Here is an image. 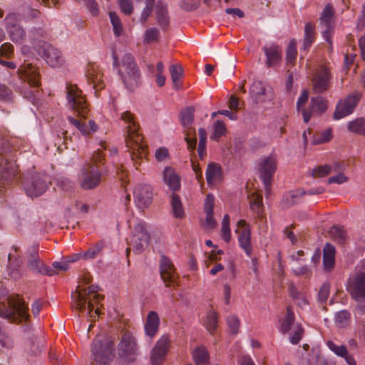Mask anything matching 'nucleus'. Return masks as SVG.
<instances>
[{"instance_id": "f257e3e1", "label": "nucleus", "mask_w": 365, "mask_h": 365, "mask_svg": "<svg viewBox=\"0 0 365 365\" xmlns=\"http://www.w3.org/2000/svg\"><path fill=\"white\" fill-rule=\"evenodd\" d=\"M121 119L125 124V142L130 160H143L147 158L148 147L143 142V137L140 133V125L134 115L130 111H125L121 114Z\"/></svg>"}, {"instance_id": "f03ea898", "label": "nucleus", "mask_w": 365, "mask_h": 365, "mask_svg": "<svg viewBox=\"0 0 365 365\" xmlns=\"http://www.w3.org/2000/svg\"><path fill=\"white\" fill-rule=\"evenodd\" d=\"M18 73L21 79L27 81L29 87V90L25 88L22 92L24 97L30 101L34 105L37 104L39 96L38 88L41 85L38 68L30 63H25L19 67Z\"/></svg>"}, {"instance_id": "7ed1b4c3", "label": "nucleus", "mask_w": 365, "mask_h": 365, "mask_svg": "<svg viewBox=\"0 0 365 365\" xmlns=\"http://www.w3.org/2000/svg\"><path fill=\"white\" fill-rule=\"evenodd\" d=\"M163 180L171 191L170 199L173 216L175 218H183L185 212L182 201L180 196L176 193L181 187L180 176L173 168L166 167L163 170Z\"/></svg>"}, {"instance_id": "20e7f679", "label": "nucleus", "mask_w": 365, "mask_h": 365, "mask_svg": "<svg viewBox=\"0 0 365 365\" xmlns=\"http://www.w3.org/2000/svg\"><path fill=\"white\" fill-rule=\"evenodd\" d=\"M113 341L96 338L91 344V359L96 365H109L115 358Z\"/></svg>"}, {"instance_id": "39448f33", "label": "nucleus", "mask_w": 365, "mask_h": 365, "mask_svg": "<svg viewBox=\"0 0 365 365\" xmlns=\"http://www.w3.org/2000/svg\"><path fill=\"white\" fill-rule=\"evenodd\" d=\"M150 240V235L145 224L143 222L135 224L130 236L126 239L128 245L125 250L126 256L128 257L131 251L135 255L142 253L148 247Z\"/></svg>"}, {"instance_id": "423d86ee", "label": "nucleus", "mask_w": 365, "mask_h": 365, "mask_svg": "<svg viewBox=\"0 0 365 365\" xmlns=\"http://www.w3.org/2000/svg\"><path fill=\"white\" fill-rule=\"evenodd\" d=\"M119 73L127 89L133 91L140 82V73L133 56L126 53L122 58Z\"/></svg>"}, {"instance_id": "0eeeda50", "label": "nucleus", "mask_w": 365, "mask_h": 365, "mask_svg": "<svg viewBox=\"0 0 365 365\" xmlns=\"http://www.w3.org/2000/svg\"><path fill=\"white\" fill-rule=\"evenodd\" d=\"M29 308L19 296L9 298V307L0 312V317L12 322H21L29 317Z\"/></svg>"}, {"instance_id": "6e6552de", "label": "nucleus", "mask_w": 365, "mask_h": 365, "mask_svg": "<svg viewBox=\"0 0 365 365\" xmlns=\"http://www.w3.org/2000/svg\"><path fill=\"white\" fill-rule=\"evenodd\" d=\"M66 99L68 108L76 111L81 118L86 117L88 107L82 91L76 85L66 86Z\"/></svg>"}, {"instance_id": "1a4fd4ad", "label": "nucleus", "mask_w": 365, "mask_h": 365, "mask_svg": "<svg viewBox=\"0 0 365 365\" xmlns=\"http://www.w3.org/2000/svg\"><path fill=\"white\" fill-rule=\"evenodd\" d=\"M19 173L16 161H0V197L7 187L20 178Z\"/></svg>"}, {"instance_id": "9d476101", "label": "nucleus", "mask_w": 365, "mask_h": 365, "mask_svg": "<svg viewBox=\"0 0 365 365\" xmlns=\"http://www.w3.org/2000/svg\"><path fill=\"white\" fill-rule=\"evenodd\" d=\"M27 267L35 274L48 276H53L56 274V272L53 268L46 266L43 262L40 259L38 245H33L28 250Z\"/></svg>"}, {"instance_id": "9b49d317", "label": "nucleus", "mask_w": 365, "mask_h": 365, "mask_svg": "<svg viewBox=\"0 0 365 365\" xmlns=\"http://www.w3.org/2000/svg\"><path fill=\"white\" fill-rule=\"evenodd\" d=\"M101 180V173L97 165H92L81 170L78 182L83 190H93L98 187Z\"/></svg>"}, {"instance_id": "f8f14e48", "label": "nucleus", "mask_w": 365, "mask_h": 365, "mask_svg": "<svg viewBox=\"0 0 365 365\" xmlns=\"http://www.w3.org/2000/svg\"><path fill=\"white\" fill-rule=\"evenodd\" d=\"M6 30L11 38L14 43H23L26 38L24 29L19 25L20 17L16 13L9 14L5 19Z\"/></svg>"}, {"instance_id": "ddd939ff", "label": "nucleus", "mask_w": 365, "mask_h": 365, "mask_svg": "<svg viewBox=\"0 0 365 365\" xmlns=\"http://www.w3.org/2000/svg\"><path fill=\"white\" fill-rule=\"evenodd\" d=\"M138 345L130 332L122 334L118 345V354L120 359L130 362L134 360L138 352Z\"/></svg>"}, {"instance_id": "4468645a", "label": "nucleus", "mask_w": 365, "mask_h": 365, "mask_svg": "<svg viewBox=\"0 0 365 365\" xmlns=\"http://www.w3.org/2000/svg\"><path fill=\"white\" fill-rule=\"evenodd\" d=\"M347 291L357 302H365V272H356L349 279Z\"/></svg>"}, {"instance_id": "2eb2a0df", "label": "nucleus", "mask_w": 365, "mask_h": 365, "mask_svg": "<svg viewBox=\"0 0 365 365\" xmlns=\"http://www.w3.org/2000/svg\"><path fill=\"white\" fill-rule=\"evenodd\" d=\"M78 287L75 294L72 293L71 299L75 304L76 309L80 312H83L86 309L87 299H90L91 296L92 299L98 298L97 292L99 290V287L92 284L82 290H78Z\"/></svg>"}, {"instance_id": "dca6fc26", "label": "nucleus", "mask_w": 365, "mask_h": 365, "mask_svg": "<svg viewBox=\"0 0 365 365\" xmlns=\"http://www.w3.org/2000/svg\"><path fill=\"white\" fill-rule=\"evenodd\" d=\"M361 96L359 92H354L346 98L340 100L334 113V118L339 120L352 113Z\"/></svg>"}, {"instance_id": "f3484780", "label": "nucleus", "mask_w": 365, "mask_h": 365, "mask_svg": "<svg viewBox=\"0 0 365 365\" xmlns=\"http://www.w3.org/2000/svg\"><path fill=\"white\" fill-rule=\"evenodd\" d=\"M50 183V179L47 175L38 173L31 177L30 183L27 184L24 189L28 196L38 197L46 192Z\"/></svg>"}, {"instance_id": "a211bd4d", "label": "nucleus", "mask_w": 365, "mask_h": 365, "mask_svg": "<svg viewBox=\"0 0 365 365\" xmlns=\"http://www.w3.org/2000/svg\"><path fill=\"white\" fill-rule=\"evenodd\" d=\"M180 120L186 135L185 139L187 145L190 147L195 146L196 144V139L195 138L194 140H192L189 138V136L195 133V130L193 128L194 108L191 107L183 108L180 113Z\"/></svg>"}, {"instance_id": "6ab92c4d", "label": "nucleus", "mask_w": 365, "mask_h": 365, "mask_svg": "<svg viewBox=\"0 0 365 365\" xmlns=\"http://www.w3.org/2000/svg\"><path fill=\"white\" fill-rule=\"evenodd\" d=\"M37 52L51 67H58L63 63L61 51L48 43H43Z\"/></svg>"}, {"instance_id": "aec40b11", "label": "nucleus", "mask_w": 365, "mask_h": 365, "mask_svg": "<svg viewBox=\"0 0 365 365\" xmlns=\"http://www.w3.org/2000/svg\"><path fill=\"white\" fill-rule=\"evenodd\" d=\"M276 161H260L258 165L259 178L262 180L266 191V197L271 192V185L274 173L277 170Z\"/></svg>"}, {"instance_id": "412c9836", "label": "nucleus", "mask_w": 365, "mask_h": 365, "mask_svg": "<svg viewBox=\"0 0 365 365\" xmlns=\"http://www.w3.org/2000/svg\"><path fill=\"white\" fill-rule=\"evenodd\" d=\"M237 229L235 232L238 234V242L240 247L249 257L252 255V247L251 245V228L245 220H240L237 223Z\"/></svg>"}, {"instance_id": "4be33fe9", "label": "nucleus", "mask_w": 365, "mask_h": 365, "mask_svg": "<svg viewBox=\"0 0 365 365\" xmlns=\"http://www.w3.org/2000/svg\"><path fill=\"white\" fill-rule=\"evenodd\" d=\"M86 78L88 84L94 90L95 95L97 96L98 91L105 87L103 74L101 69L96 64H89L86 68Z\"/></svg>"}, {"instance_id": "5701e85b", "label": "nucleus", "mask_w": 365, "mask_h": 365, "mask_svg": "<svg viewBox=\"0 0 365 365\" xmlns=\"http://www.w3.org/2000/svg\"><path fill=\"white\" fill-rule=\"evenodd\" d=\"M136 206L141 210L148 207L153 201V189L150 185H138L133 190Z\"/></svg>"}, {"instance_id": "b1692460", "label": "nucleus", "mask_w": 365, "mask_h": 365, "mask_svg": "<svg viewBox=\"0 0 365 365\" xmlns=\"http://www.w3.org/2000/svg\"><path fill=\"white\" fill-rule=\"evenodd\" d=\"M334 11L329 4L327 5L320 18V24L324 28L323 37L332 46L331 36L334 31L333 16Z\"/></svg>"}, {"instance_id": "393cba45", "label": "nucleus", "mask_w": 365, "mask_h": 365, "mask_svg": "<svg viewBox=\"0 0 365 365\" xmlns=\"http://www.w3.org/2000/svg\"><path fill=\"white\" fill-rule=\"evenodd\" d=\"M266 56L265 65L267 68H275L281 63L282 59V48L275 43H271L262 48Z\"/></svg>"}, {"instance_id": "a878e982", "label": "nucleus", "mask_w": 365, "mask_h": 365, "mask_svg": "<svg viewBox=\"0 0 365 365\" xmlns=\"http://www.w3.org/2000/svg\"><path fill=\"white\" fill-rule=\"evenodd\" d=\"M161 280L165 287H175L178 284L175 268L171 261L165 255H161Z\"/></svg>"}, {"instance_id": "bb28decb", "label": "nucleus", "mask_w": 365, "mask_h": 365, "mask_svg": "<svg viewBox=\"0 0 365 365\" xmlns=\"http://www.w3.org/2000/svg\"><path fill=\"white\" fill-rule=\"evenodd\" d=\"M251 98L257 103L264 102L272 97V89L261 81H255L250 89Z\"/></svg>"}, {"instance_id": "cd10ccee", "label": "nucleus", "mask_w": 365, "mask_h": 365, "mask_svg": "<svg viewBox=\"0 0 365 365\" xmlns=\"http://www.w3.org/2000/svg\"><path fill=\"white\" fill-rule=\"evenodd\" d=\"M330 78L331 75L329 69L325 66L321 67L312 80L314 91L320 93L327 90Z\"/></svg>"}, {"instance_id": "c85d7f7f", "label": "nucleus", "mask_w": 365, "mask_h": 365, "mask_svg": "<svg viewBox=\"0 0 365 365\" xmlns=\"http://www.w3.org/2000/svg\"><path fill=\"white\" fill-rule=\"evenodd\" d=\"M327 109L325 100L322 96L313 97L311 99V108L309 110L302 109V116L304 123H308L312 113L321 114Z\"/></svg>"}, {"instance_id": "c756f323", "label": "nucleus", "mask_w": 365, "mask_h": 365, "mask_svg": "<svg viewBox=\"0 0 365 365\" xmlns=\"http://www.w3.org/2000/svg\"><path fill=\"white\" fill-rule=\"evenodd\" d=\"M68 120L71 125L75 126L83 135H88L91 133L96 132L98 129V125L92 120L86 121L85 120H78L73 117L68 116Z\"/></svg>"}, {"instance_id": "7c9ffc66", "label": "nucleus", "mask_w": 365, "mask_h": 365, "mask_svg": "<svg viewBox=\"0 0 365 365\" xmlns=\"http://www.w3.org/2000/svg\"><path fill=\"white\" fill-rule=\"evenodd\" d=\"M336 249L334 245L327 242L323 249V266L326 272H331L335 265Z\"/></svg>"}, {"instance_id": "2f4dec72", "label": "nucleus", "mask_w": 365, "mask_h": 365, "mask_svg": "<svg viewBox=\"0 0 365 365\" xmlns=\"http://www.w3.org/2000/svg\"><path fill=\"white\" fill-rule=\"evenodd\" d=\"M159 325V317L155 312H150L145 324V331L147 336L153 338L157 333Z\"/></svg>"}, {"instance_id": "473e14b6", "label": "nucleus", "mask_w": 365, "mask_h": 365, "mask_svg": "<svg viewBox=\"0 0 365 365\" xmlns=\"http://www.w3.org/2000/svg\"><path fill=\"white\" fill-rule=\"evenodd\" d=\"M45 36L46 31L41 28H32L29 30L28 39L36 51L42 46L43 43H46L42 41Z\"/></svg>"}, {"instance_id": "72a5a7b5", "label": "nucleus", "mask_w": 365, "mask_h": 365, "mask_svg": "<svg viewBox=\"0 0 365 365\" xmlns=\"http://www.w3.org/2000/svg\"><path fill=\"white\" fill-rule=\"evenodd\" d=\"M100 148L96 151L97 158H115L117 155V148L113 146H110L106 141H101L100 143Z\"/></svg>"}, {"instance_id": "f704fd0d", "label": "nucleus", "mask_w": 365, "mask_h": 365, "mask_svg": "<svg viewBox=\"0 0 365 365\" xmlns=\"http://www.w3.org/2000/svg\"><path fill=\"white\" fill-rule=\"evenodd\" d=\"M192 357L196 365H207L209 363L210 355L205 346L197 347L193 351Z\"/></svg>"}, {"instance_id": "c9c22d12", "label": "nucleus", "mask_w": 365, "mask_h": 365, "mask_svg": "<svg viewBox=\"0 0 365 365\" xmlns=\"http://www.w3.org/2000/svg\"><path fill=\"white\" fill-rule=\"evenodd\" d=\"M170 72L173 83V88L180 90L182 88L180 79L183 76V69L179 64L172 65L170 67Z\"/></svg>"}, {"instance_id": "e433bc0d", "label": "nucleus", "mask_w": 365, "mask_h": 365, "mask_svg": "<svg viewBox=\"0 0 365 365\" xmlns=\"http://www.w3.org/2000/svg\"><path fill=\"white\" fill-rule=\"evenodd\" d=\"M294 320V314L292 312V308L290 307H288L287 308V315L281 321V325L279 329L280 331L282 334L287 333L291 329L292 327H294V326H295Z\"/></svg>"}, {"instance_id": "4c0bfd02", "label": "nucleus", "mask_w": 365, "mask_h": 365, "mask_svg": "<svg viewBox=\"0 0 365 365\" xmlns=\"http://www.w3.org/2000/svg\"><path fill=\"white\" fill-rule=\"evenodd\" d=\"M314 26L311 23H307L304 27V36L302 48L308 49L314 41Z\"/></svg>"}, {"instance_id": "58836bf2", "label": "nucleus", "mask_w": 365, "mask_h": 365, "mask_svg": "<svg viewBox=\"0 0 365 365\" xmlns=\"http://www.w3.org/2000/svg\"><path fill=\"white\" fill-rule=\"evenodd\" d=\"M30 351L36 355L39 354L44 346V340L41 336L32 335L29 339Z\"/></svg>"}, {"instance_id": "ea45409f", "label": "nucleus", "mask_w": 365, "mask_h": 365, "mask_svg": "<svg viewBox=\"0 0 365 365\" xmlns=\"http://www.w3.org/2000/svg\"><path fill=\"white\" fill-rule=\"evenodd\" d=\"M347 129L351 133L365 135V118H359L349 121Z\"/></svg>"}, {"instance_id": "a19ab883", "label": "nucleus", "mask_w": 365, "mask_h": 365, "mask_svg": "<svg viewBox=\"0 0 365 365\" xmlns=\"http://www.w3.org/2000/svg\"><path fill=\"white\" fill-rule=\"evenodd\" d=\"M329 234L331 238L339 244H343L346 239V232L342 226L334 225L331 227Z\"/></svg>"}, {"instance_id": "79ce46f5", "label": "nucleus", "mask_w": 365, "mask_h": 365, "mask_svg": "<svg viewBox=\"0 0 365 365\" xmlns=\"http://www.w3.org/2000/svg\"><path fill=\"white\" fill-rule=\"evenodd\" d=\"M331 169L332 168L329 165H322L313 169H310L307 172V175L314 178H323L328 175L331 173Z\"/></svg>"}, {"instance_id": "37998d69", "label": "nucleus", "mask_w": 365, "mask_h": 365, "mask_svg": "<svg viewBox=\"0 0 365 365\" xmlns=\"http://www.w3.org/2000/svg\"><path fill=\"white\" fill-rule=\"evenodd\" d=\"M306 195L305 190L302 189L297 190L291 193L287 194L283 200L284 203L287 207H291L298 203L302 197Z\"/></svg>"}, {"instance_id": "c03bdc74", "label": "nucleus", "mask_w": 365, "mask_h": 365, "mask_svg": "<svg viewBox=\"0 0 365 365\" xmlns=\"http://www.w3.org/2000/svg\"><path fill=\"white\" fill-rule=\"evenodd\" d=\"M221 176V168L217 163H210L206 170V179L208 184L211 183L215 179Z\"/></svg>"}, {"instance_id": "a18cd8bd", "label": "nucleus", "mask_w": 365, "mask_h": 365, "mask_svg": "<svg viewBox=\"0 0 365 365\" xmlns=\"http://www.w3.org/2000/svg\"><path fill=\"white\" fill-rule=\"evenodd\" d=\"M155 8L156 9V14L158 16L160 15V9L155 6V0H145V7L143 9L140 16V21L143 24L146 22Z\"/></svg>"}, {"instance_id": "49530a36", "label": "nucleus", "mask_w": 365, "mask_h": 365, "mask_svg": "<svg viewBox=\"0 0 365 365\" xmlns=\"http://www.w3.org/2000/svg\"><path fill=\"white\" fill-rule=\"evenodd\" d=\"M332 137V130L331 128H327L321 133L314 135L312 138V143L314 145L325 143L330 141Z\"/></svg>"}, {"instance_id": "de8ad7c7", "label": "nucleus", "mask_w": 365, "mask_h": 365, "mask_svg": "<svg viewBox=\"0 0 365 365\" xmlns=\"http://www.w3.org/2000/svg\"><path fill=\"white\" fill-rule=\"evenodd\" d=\"M218 316L215 311H210L207 313L205 326L207 331L213 334L217 327Z\"/></svg>"}, {"instance_id": "09e8293b", "label": "nucleus", "mask_w": 365, "mask_h": 365, "mask_svg": "<svg viewBox=\"0 0 365 365\" xmlns=\"http://www.w3.org/2000/svg\"><path fill=\"white\" fill-rule=\"evenodd\" d=\"M109 17L113 26V33L115 36H120L123 31L121 21L115 12H109Z\"/></svg>"}, {"instance_id": "8fccbe9b", "label": "nucleus", "mask_w": 365, "mask_h": 365, "mask_svg": "<svg viewBox=\"0 0 365 365\" xmlns=\"http://www.w3.org/2000/svg\"><path fill=\"white\" fill-rule=\"evenodd\" d=\"M297 42L294 39H292L289 41V45L287 46L286 51V61L287 63L292 64L293 63L297 58Z\"/></svg>"}, {"instance_id": "3c124183", "label": "nucleus", "mask_w": 365, "mask_h": 365, "mask_svg": "<svg viewBox=\"0 0 365 365\" xmlns=\"http://www.w3.org/2000/svg\"><path fill=\"white\" fill-rule=\"evenodd\" d=\"M104 246L105 242L103 240L98 241L93 247H91L84 252L85 259L96 258Z\"/></svg>"}, {"instance_id": "603ef678", "label": "nucleus", "mask_w": 365, "mask_h": 365, "mask_svg": "<svg viewBox=\"0 0 365 365\" xmlns=\"http://www.w3.org/2000/svg\"><path fill=\"white\" fill-rule=\"evenodd\" d=\"M204 212L206 214L205 222L202 225L204 229H215L217 226V222L213 217V210H211L210 207H208L206 210H204Z\"/></svg>"}, {"instance_id": "864d4df0", "label": "nucleus", "mask_w": 365, "mask_h": 365, "mask_svg": "<svg viewBox=\"0 0 365 365\" xmlns=\"http://www.w3.org/2000/svg\"><path fill=\"white\" fill-rule=\"evenodd\" d=\"M327 346L329 349L332 351L336 355L340 357H344L346 356V354L348 352L346 346L344 345H336L335 343H334L332 341H328L327 343Z\"/></svg>"}, {"instance_id": "5fc2aeb1", "label": "nucleus", "mask_w": 365, "mask_h": 365, "mask_svg": "<svg viewBox=\"0 0 365 365\" xmlns=\"http://www.w3.org/2000/svg\"><path fill=\"white\" fill-rule=\"evenodd\" d=\"M304 329L300 324H296L293 327V333L292 334L289 341L292 344H297L302 339Z\"/></svg>"}, {"instance_id": "6e6d98bb", "label": "nucleus", "mask_w": 365, "mask_h": 365, "mask_svg": "<svg viewBox=\"0 0 365 365\" xmlns=\"http://www.w3.org/2000/svg\"><path fill=\"white\" fill-rule=\"evenodd\" d=\"M330 287L331 286L329 282L324 283L320 287L317 294V299L321 304L327 302L329 296Z\"/></svg>"}, {"instance_id": "4d7b16f0", "label": "nucleus", "mask_w": 365, "mask_h": 365, "mask_svg": "<svg viewBox=\"0 0 365 365\" xmlns=\"http://www.w3.org/2000/svg\"><path fill=\"white\" fill-rule=\"evenodd\" d=\"M226 131L225 125L221 120H217L214 125V133L211 136L212 139L217 140L221 136H222Z\"/></svg>"}, {"instance_id": "13d9d810", "label": "nucleus", "mask_w": 365, "mask_h": 365, "mask_svg": "<svg viewBox=\"0 0 365 365\" xmlns=\"http://www.w3.org/2000/svg\"><path fill=\"white\" fill-rule=\"evenodd\" d=\"M158 38V31L155 28H149L146 29L144 37L145 43H150L155 42Z\"/></svg>"}, {"instance_id": "bf43d9fd", "label": "nucleus", "mask_w": 365, "mask_h": 365, "mask_svg": "<svg viewBox=\"0 0 365 365\" xmlns=\"http://www.w3.org/2000/svg\"><path fill=\"white\" fill-rule=\"evenodd\" d=\"M121 11L127 16L130 15L133 11V6L131 0H118Z\"/></svg>"}, {"instance_id": "052dcab7", "label": "nucleus", "mask_w": 365, "mask_h": 365, "mask_svg": "<svg viewBox=\"0 0 365 365\" xmlns=\"http://www.w3.org/2000/svg\"><path fill=\"white\" fill-rule=\"evenodd\" d=\"M200 4V0H180V6L185 11L195 10Z\"/></svg>"}, {"instance_id": "680f3d73", "label": "nucleus", "mask_w": 365, "mask_h": 365, "mask_svg": "<svg viewBox=\"0 0 365 365\" xmlns=\"http://www.w3.org/2000/svg\"><path fill=\"white\" fill-rule=\"evenodd\" d=\"M350 319V313L346 310L338 312L335 316L336 323L344 326Z\"/></svg>"}, {"instance_id": "e2e57ef3", "label": "nucleus", "mask_w": 365, "mask_h": 365, "mask_svg": "<svg viewBox=\"0 0 365 365\" xmlns=\"http://www.w3.org/2000/svg\"><path fill=\"white\" fill-rule=\"evenodd\" d=\"M227 322L231 333L233 334H237L240 324L239 319L235 316H230L227 317Z\"/></svg>"}, {"instance_id": "0e129e2a", "label": "nucleus", "mask_w": 365, "mask_h": 365, "mask_svg": "<svg viewBox=\"0 0 365 365\" xmlns=\"http://www.w3.org/2000/svg\"><path fill=\"white\" fill-rule=\"evenodd\" d=\"M150 360L152 365H160V339L156 341L152 349Z\"/></svg>"}, {"instance_id": "69168bd1", "label": "nucleus", "mask_w": 365, "mask_h": 365, "mask_svg": "<svg viewBox=\"0 0 365 365\" xmlns=\"http://www.w3.org/2000/svg\"><path fill=\"white\" fill-rule=\"evenodd\" d=\"M319 361V355L315 353H309L302 359V365H317Z\"/></svg>"}, {"instance_id": "338daca9", "label": "nucleus", "mask_w": 365, "mask_h": 365, "mask_svg": "<svg viewBox=\"0 0 365 365\" xmlns=\"http://www.w3.org/2000/svg\"><path fill=\"white\" fill-rule=\"evenodd\" d=\"M262 206V197L257 196L250 202V208L257 214L260 213L261 207Z\"/></svg>"}, {"instance_id": "774afa93", "label": "nucleus", "mask_w": 365, "mask_h": 365, "mask_svg": "<svg viewBox=\"0 0 365 365\" xmlns=\"http://www.w3.org/2000/svg\"><path fill=\"white\" fill-rule=\"evenodd\" d=\"M24 17L26 21L32 20L40 16V12L34 9L26 8L23 12Z\"/></svg>"}]
</instances>
